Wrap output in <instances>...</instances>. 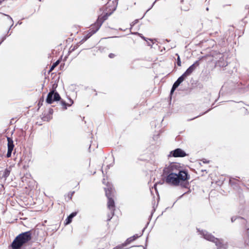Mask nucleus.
Listing matches in <instances>:
<instances>
[{
  "mask_svg": "<svg viewBox=\"0 0 249 249\" xmlns=\"http://www.w3.org/2000/svg\"><path fill=\"white\" fill-rule=\"evenodd\" d=\"M163 175L165 182L169 185L177 186L181 185L186 188L189 185L190 175L187 170H183L180 163L171 162L165 165L163 169Z\"/></svg>",
  "mask_w": 249,
  "mask_h": 249,
  "instance_id": "obj_1",
  "label": "nucleus"
},
{
  "mask_svg": "<svg viewBox=\"0 0 249 249\" xmlns=\"http://www.w3.org/2000/svg\"><path fill=\"white\" fill-rule=\"evenodd\" d=\"M32 239L31 231L20 233L16 237L12 242L11 247L12 249H21V247Z\"/></svg>",
  "mask_w": 249,
  "mask_h": 249,
  "instance_id": "obj_2",
  "label": "nucleus"
},
{
  "mask_svg": "<svg viewBox=\"0 0 249 249\" xmlns=\"http://www.w3.org/2000/svg\"><path fill=\"white\" fill-rule=\"evenodd\" d=\"M115 193V192L110 193L107 192V194H105L107 198V208L110 211V213L107 214V221H110L114 215V212L116 207L114 201Z\"/></svg>",
  "mask_w": 249,
  "mask_h": 249,
  "instance_id": "obj_3",
  "label": "nucleus"
},
{
  "mask_svg": "<svg viewBox=\"0 0 249 249\" xmlns=\"http://www.w3.org/2000/svg\"><path fill=\"white\" fill-rule=\"evenodd\" d=\"M111 13V12H110V13H108L107 15H101L99 16L96 22L91 25L89 31H91L92 32V34L95 33L99 29L103 22L107 18L108 16L110 15Z\"/></svg>",
  "mask_w": 249,
  "mask_h": 249,
  "instance_id": "obj_4",
  "label": "nucleus"
},
{
  "mask_svg": "<svg viewBox=\"0 0 249 249\" xmlns=\"http://www.w3.org/2000/svg\"><path fill=\"white\" fill-rule=\"evenodd\" d=\"M60 96L57 92H54L53 90L50 91L46 99V102L48 104H52L53 101H59Z\"/></svg>",
  "mask_w": 249,
  "mask_h": 249,
  "instance_id": "obj_5",
  "label": "nucleus"
},
{
  "mask_svg": "<svg viewBox=\"0 0 249 249\" xmlns=\"http://www.w3.org/2000/svg\"><path fill=\"white\" fill-rule=\"evenodd\" d=\"M199 65V61H196L193 65L190 66L187 69L182 75L186 78L187 76L190 75Z\"/></svg>",
  "mask_w": 249,
  "mask_h": 249,
  "instance_id": "obj_6",
  "label": "nucleus"
},
{
  "mask_svg": "<svg viewBox=\"0 0 249 249\" xmlns=\"http://www.w3.org/2000/svg\"><path fill=\"white\" fill-rule=\"evenodd\" d=\"M239 218L241 219L243 221V223L246 224L244 228L247 230L245 233L244 236V242L246 245H249V225H248L247 221L243 217H239Z\"/></svg>",
  "mask_w": 249,
  "mask_h": 249,
  "instance_id": "obj_7",
  "label": "nucleus"
},
{
  "mask_svg": "<svg viewBox=\"0 0 249 249\" xmlns=\"http://www.w3.org/2000/svg\"><path fill=\"white\" fill-rule=\"evenodd\" d=\"M105 14L104 15H107L108 13H109L110 12L111 13L110 15L116 10V4H115L113 1L111 2L108 1L106 4L105 6Z\"/></svg>",
  "mask_w": 249,
  "mask_h": 249,
  "instance_id": "obj_8",
  "label": "nucleus"
},
{
  "mask_svg": "<svg viewBox=\"0 0 249 249\" xmlns=\"http://www.w3.org/2000/svg\"><path fill=\"white\" fill-rule=\"evenodd\" d=\"M102 182L106 186V187L104 188L105 194H107V192H109V193L115 192L113 185L108 181L107 178H104Z\"/></svg>",
  "mask_w": 249,
  "mask_h": 249,
  "instance_id": "obj_9",
  "label": "nucleus"
},
{
  "mask_svg": "<svg viewBox=\"0 0 249 249\" xmlns=\"http://www.w3.org/2000/svg\"><path fill=\"white\" fill-rule=\"evenodd\" d=\"M170 155H172L173 157L175 158L184 157L187 155L186 153L180 148H177L172 151L170 152Z\"/></svg>",
  "mask_w": 249,
  "mask_h": 249,
  "instance_id": "obj_10",
  "label": "nucleus"
},
{
  "mask_svg": "<svg viewBox=\"0 0 249 249\" xmlns=\"http://www.w3.org/2000/svg\"><path fill=\"white\" fill-rule=\"evenodd\" d=\"M7 140L8 142L7 146H8V151L6 155V157L7 158H10L11 157L12 152L14 148V142L12 138L10 137H7Z\"/></svg>",
  "mask_w": 249,
  "mask_h": 249,
  "instance_id": "obj_11",
  "label": "nucleus"
},
{
  "mask_svg": "<svg viewBox=\"0 0 249 249\" xmlns=\"http://www.w3.org/2000/svg\"><path fill=\"white\" fill-rule=\"evenodd\" d=\"M203 236L205 239L214 243L215 245L217 244V243H218V241L220 240V239L215 238L211 233H209L207 232H203Z\"/></svg>",
  "mask_w": 249,
  "mask_h": 249,
  "instance_id": "obj_12",
  "label": "nucleus"
},
{
  "mask_svg": "<svg viewBox=\"0 0 249 249\" xmlns=\"http://www.w3.org/2000/svg\"><path fill=\"white\" fill-rule=\"evenodd\" d=\"M185 78L182 75L178 79L173 85L171 90V93L174 91V90L179 86L180 84L185 80Z\"/></svg>",
  "mask_w": 249,
  "mask_h": 249,
  "instance_id": "obj_13",
  "label": "nucleus"
},
{
  "mask_svg": "<svg viewBox=\"0 0 249 249\" xmlns=\"http://www.w3.org/2000/svg\"><path fill=\"white\" fill-rule=\"evenodd\" d=\"M73 104V101L71 98H69L68 101L67 102L63 100L60 101V105L62 106V108L63 110H66L68 107H71Z\"/></svg>",
  "mask_w": 249,
  "mask_h": 249,
  "instance_id": "obj_14",
  "label": "nucleus"
},
{
  "mask_svg": "<svg viewBox=\"0 0 249 249\" xmlns=\"http://www.w3.org/2000/svg\"><path fill=\"white\" fill-rule=\"evenodd\" d=\"M215 245L217 246V249H227L228 248V244L224 243L222 239H220L218 243H217Z\"/></svg>",
  "mask_w": 249,
  "mask_h": 249,
  "instance_id": "obj_15",
  "label": "nucleus"
},
{
  "mask_svg": "<svg viewBox=\"0 0 249 249\" xmlns=\"http://www.w3.org/2000/svg\"><path fill=\"white\" fill-rule=\"evenodd\" d=\"M77 214V212H73L67 218V219L65 220V225H68L69 224H70L71 221H72V218L75 216Z\"/></svg>",
  "mask_w": 249,
  "mask_h": 249,
  "instance_id": "obj_16",
  "label": "nucleus"
},
{
  "mask_svg": "<svg viewBox=\"0 0 249 249\" xmlns=\"http://www.w3.org/2000/svg\"><path fill=\"white\" fill-rule=\"evenodd\" d=\"M141 236V235H138V234H136L134 235L133 236L127 238L125 241V245H124L125 246V245L129 244L131 243V242H132L133 241L136 240L138 238H139Z\"/></svg>",
  "mask_w": 249,
  "mask_h": 249,
  "instance_id": "obj_17",
  "label": "nucleus"
},
{
  "mask_svg": "<svg viewBox=\"0 0 249 249\" xmlns=\"http://www.w3.org/2000/svg\"><path fill=\"white\" fill-rule=\"evenodd\" d=\"M74 193H75L74 191L70 192L68 194L65 195V198L66 201H69L70 200H71Z\"/></svg>",
  "mask_w": 249,
  "mask_h": 249,
  "instance_id": "obj_18",
  "label": "nucleus"
},
{
  "mask_svg": "<svg viewBox=\"0 0 249 249\" xmlns=\"http://www.w3.org/2000/svg\"><path fill=\"white\" fill-rule=\"evenodd\" d=\"M238 182H239L238 180H237L234 178H231L230 179V180H229V184L232 186H233L234 185H236V184H238Z\"/></svg>",
  "mask_w": 249,
  "mask_h": 249,
  "instance_id": "obj_19",
  "label": "nucleus"
},
{
  "mask_svg": "<svg viewBox=\"0 0 249 249\" xmlns=\"http://www.w3.org/2000/svg\"><path fill=\"white\" fill-rule=\"evenodd\" d=\"M11 170L10 169L6 168L4 170V171L3 172L2 174V178H7L10 174Z\"/></svg>",
  "mask_w": 249,
  "mask_h": 249,
  "instance_id": "obj_20",
  "label": "nucleus"
},
{
  "mask_svg": "<svg viewBox=\"0 0 249 249\" xmlns=\"http://www.w3.org/2000/svg\"><path fill=\"white\" fill-rule=\"evenodd\" d=\"M60 60H58L55 63H54L51 66L49 72H51L53 70V69L60 63Z\"/></svg>",
  "mask_w": 249,
  "mask_h": 249,
  "instance_id": "obj_21",
  "label": "nucleus"
},
{
  "mask_svg": "<svg viewBox=\"0 0 249 249\" xmlns=\"http://www.w3.org/2000/svg\"><path fill=\"white\" fill-rule=\"evenodd\" d=\"M92 32L91 31H89V32L87 34V35L84 37V38L82 40V41L84 42L89 38L92 35Z\"/></svg>",
  "mask_w": 249,
  "mask_h": 249,
  "instance_id": "obj_22",
  "label": "nucleus"
},
{
  "mask_svg": "<svg viewBox=\"0 0 249 249\" xmlns=\"http://www.w3.org/2000/svg\"><path fill=\"white\" fill-rule=\"evenodd\" d=\"M92 32L91 31H89V32L87 34V35L84 37V38L82 40V41L84 42L89 38L92 35Z\"/></svg>",
  "mask_w": 249,
  "mask_h": 249,
  "instance_id": "obj_23",
  "label": "nucleus"
},
{
  "mask_svg": "<svg viewBox=\"0 0 249 249\" xmlns=\"http://www.w3.org/2000/svg\"><path fill=\"white\" fill-rule=\"evenodd\" d=\"M79 46V45L78 44H76L73 46H71L70 48L69 53H72V52L74 51L76 49H77L78 48Z\"/></svg>",
  "mask_w": 249,
  "mask_h": 249,
  "instance_id": "obj_24",
  "label": "nucleus"
},
{
  "mask_svg": "<svg viewBox=\"0 0 249 249\" xmlns=\"http://www.w3.org/2000/svg\"><path fill=\"white\" fill-rule=\"evenodd\" d=\"M176 55H177L178 56V58H177V65L178 66H181V60H180V58L179 57V56L178 54V53H176Z\"/></svg>",
  "mask_w": 249,
  "mask_h": 249,
  "instance_id": "obj_25",
  "label": "nucleus"
},
{
  "mask_svg": "<svg viewBox=\"0 0 249 249\" xmlns=\"http://www.w3.org/2000/svg\"><path fill=\"white\" fill-rule=\"evenodd\" d=\"M42 118V120L43 121H49L50 119H51V117L50 116H43L41 117Z\"/></svg>",
  "mask_w": 249,
  "mask_h": 249,
  "instance_id": "obj_26",
  "label": "nucleus"
},
{
  "mask_svg": "<svg viewBox=\"0 0 249 249\" xmlns=\"http://www.w3.org/2000/svg\"><path fill=\"white\" fill-rule=\"evenodd\" d=\"M116 56V54L115 53H110L108 55V57L110 58H114Z\"/></svg>",
  "mask_w": 249,
  "mask_h": 249,
  "instance_id": "obj_27",
  "label": "nucleus"
},
{
  "mask_svg": "<svg viewBox=\"0 0 249 249\" xmlns=\"http://www.w3.org/2000/svg\"><path fill=\"white\" fill-rule=\"evenodd\" d=\"M124 246V245L118 246H116V247H115L114 248H113V249H122L123 248V247Z\"/></svg>",
  "mask_w": 249,
  "mask_h": 249,
  "instance_id": "obj_28",
  "label": "nucleus"
},
{
  "mask_svg": "<svg viewBox=\"0 0 249 249\" xmlns=\"http://www.w3.org/2000/svg\"><path fill=\"white\" fill-rule=\"evenodd\" d=\"M236 219V217H232L231 218V221L232 222H233L234 221H235Z\"/></svg>",
  "mask_w": 249,
  "mask_h": 249,
  "instance_id": "obj_29",
  "label": "nucleus"
},
{
  "mask_svg": "<svg viewBox=\"0 0 249 249\" xmlns=\"http://www.w3.org/2000/svg\"><path fill=\"white\" fill-rule=\"evenodd\" d=\"M144 40H146V38L145 37H142Z\"/></svg>",
  "mask_w": 249,
  "mask_h": 249,
  "instance_id": "obj_30",
  "label": "nucleus"
},
{
  "mask_svg": "<svg viewBox=\"0 0 249 249\" xmlns=\"http://www.w3.org/2000/svg\"><path fill=\"white\" fill-rule=\"evenodd\" d=\"M4 15L7 16L8 18H10L9 16H8V15Z\"/></svg>",
  "mask_w": 249,
  "mask_h": 249,
  "instance_id": "obj_31",
  "label": "nucleus"
},
{
  "mask_svg": "<svg viewBox=\"0 0 249 249\" xmlns=\"http://www.w3.org/2000/svg\"><path fill=\"white\" fill-rule=\"evenodd\" d=\"M81 44H82V43L83 42V41H82V40L81 41Z\"/></svg>",
  "mask_w": 249,
  "mask_h": 249,
  "instance_id": "obj_32",
  "label": "nucleus"
}]
</instances>
